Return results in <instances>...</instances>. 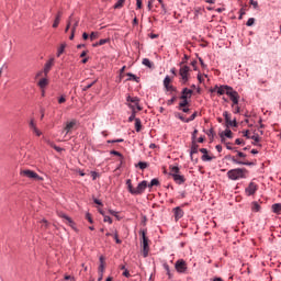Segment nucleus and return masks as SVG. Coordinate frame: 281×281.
<instances>
[{"instance_id":"1","label":"nucleus","mask_w":281,"mask_h":281,"mask_svg":"<svg viewBox=\"0 0 281 281\" xmlns=\"http://www.w3.org/2000/svg\"><path fill=\"white\" fill-rule=\"evenodd\" d=\"M169 170V175L170 177H172L175 183H177L178 186H183V183H186V177L181 175V169H179V167L170 166Z\"/></svg>"},{"instance_id":"2","label":"nucleus","mask_w":281,"mask_h":281,"mask_svg":"<svg viewBox=\"0 0 281 281\" xmlns=\"http://www.w3.org/2000/svg\"><path fill=\"white\" fill-rule=\"evenodd\" d=\"M247 172V169H231L227 171V177L232 181H238V179H245V173Z\"/></svg>"},{"instance_id":"3","label":"nucleus","mask_w":281,"mask_h":281,"mask_svg":"<svg viewBox=\"0 0 281 281\" xmlns=\"http://www.w3.org/2000/svg\"><path fill=\"white\" fill-rule=\"evenodd\" d=\"M139 234L142 236L143 256H144V258H148V252L150 251V247L148 246V238L146 237V229H140Z\"/></svg>"},{"instance_id":"4","label":"nucleus","mask_w":281,"mask_h":281,"mask_svg":"<svg viewBox=\"0 0 281 281\" xmlns=\"http://www.w3.org/2000/svg\"><path fill=\"white\" fill-rule=\"evenodd\" d=\"M20 175L22 177H26L27 179H34L35 181H43V178L38 176L35 171H32L30 169H24L20 171Z\"/></svg>"},{"instance_id":"5","label":"nucleus","mask_w":281,"mask_h":281,"mask_svg":"<svg viewBox=\"0 0 281 281\" xmlns=\"http://www.w3.org/2000/svg\"><path fill=\"white\" fill-rule=\"evenodd\" d=\"M179 76L181 77L182 85L190 80V68L188 66L180 67Z\"/></svg>"},{"instance_id":"6","label":"nucleus","mask_w":281,"mask_h":281,"mask_svg":"<svg viewBox=\"0 0 281 281\" xmlns=\"http://www.w3.org/2000/svg\"><path fill=\"white\" fill-rule=\"evenodd\" d=\"M227 95L229 97L231 101L233 102L232 109H234L236 105H238V102L240 100V94L234 90V88H231L229 91H227Z\"/></svg>"},{"instance_id":"7","label":"nucleus","mask_w":281,"mask_h":281,"mask_svg":"<svg viewBox=\"0 0 281 281\" xmlns=\"http://www.w3.org/2000/svg\"><path fill=\"white\" fill-rule=\"evenodd\" d=\"M227 91H232V87H229V86H221V87L215 86L211 90L212 93L217 92L218 95H225V93L227 95Z\"/></svg>"},{"instance_id":"8","label":"nucleus","mask_w":281,"mask_h":281,"mask_svg":"<svg viewBox=\"0 0 281 281\" xmlns=\"http://www.w3.org/2000/svg\"><path fill=\"white\" fill-rule=\"evenodd\" d=\"M127 102H131V104H130L131 109L134 108V110L137 109V111H142V106L139 105V98H137V97H127Z\"/></svg>"},{"instance_id":"9","label":"nucleus","mask_w":281,"mask_h":281,"mask_svg":"<svg viewBox=\"0 0 281 281\" xmlns=\"http://www.w3.org/2000/svg\"><path fill=\"white\" fill-rule=\"evenodd\" d=\"M146 188H148V182L144 180L140 183H138L137 188H135L134 195L144 194Z\"/></svg>"},{"instance_id":"10","label":"nucleus","mask_w":281,"mask_h":281,"mask_svg":"<svg viewBox=\"0 0 281 281\" xmlns=\"http://www.w3.org/2000/svg\"><path fill=\"white\" fill-rule=\"evenodd\" d=\"M247 196H252V194H256L258 192V184L256 182H250L249 186L245 190Z\"/></svg>"},{"instance_id":"11","label":"nucleus","mask_w":281,"mask_h":281,"mask_svg":"<svg viewBox=\"0 0 281 281\" xmlns=\"http://www.w3.org/2000/svg\"><path fill=\"white\" fill-rule=\"evenodd\" d=\"M223 116L225 117L226 126H238V123H236V120L232 121V114H229L227 111L223 113Z\"/></svg>"},{"instance_id":"12","label":"nucleus","mask_w":281,"mask_h":281,"mask_svg":"<svg viewBox=\"0 0 281 281\" xmlns=\"http://www.w3.org/2000/svg\"><path fill=\"white\" fill-rule=\"evenodd\" d=\"M75 126H76V120L66 122V125L64 127V133H66V135H69V133H71L74 131Z\"/></svg>"},{"instance_id":"13","label":"nucleus","mask_w":281,"mask_h":281,"mask_svg":"<svg viewBox=\"0 0 281 281\" xmlns=\"http://www.w3.org/2000/svg\"><path fill=\"white\" fill-rule=\"evenodd\" d=\"M183 209L180 206H177L173 209V216H175V221H179L181 218H183Z\"/></svg>"},{"instance_id":"14","label":"nucleus","mask_w":281,"mask_h":281,"mask_svg":"<svg viewBox=\"0 0 281 281\" xmlns=\"http://www.w3.org/2000/svg\"><path fill=\"white\" fill-rule=\"evenodd\" d=\"M176 269L179 273H186V269H188V267H186V262L183 260H178L176 262Z\"/></svg>"},{"instance_id":"15","label":"nucleus","mask_w":281,"mask_h":281,"mask_svg":"<svg viewBox=\"0 0 281 281\" xmlns=\"http://www.w3.org/2000/svg\"><path fill=\"white\" fill-rule=\"evenodd\" d=\"M52 67H54V58L49 59L44 66V77L47 78V74L52 71Z\"/></svg>"},{"instance_id":"16","label":"nucleus","mask_w":281,"mask_h":281,"mask_svg":"<svg viewBox=\"0 0 281 281\" xmlns=\"http://www.w3.org/2000/svg\"><path fill=\"white\" fill-rule=\"evenodd\" d=\"M232 161H233V164H237L238 166H254V162L243 161V160L238 159L236 156L232 157Z\"/></svg>"},{"instance_id":"17","label":"nucleus","mask_w":281,"mask_h":281,"mask_svg":"<svg viewBox=\"0 0 281 281\" xmlns=\"http://www.w3.org/2000/svg\"><path fill=\"white\" fill-rule=\"evenodd\" d=\"M192 93H194V91L188 88L182 89V95L180 97V100H188V98H192Z\"/></svg>"},{"instance_id":"18","label":"nucleus","mask_w":281,"mask_h":281,"mask_svg":"<svg viewBox=\"0 0 281 281\" xmlns=\"http://www.w3.org/2000/svg\"><path fill=\"white\" fill-rule=\"evenodd\" d=\"M63 16V11H58L55 21L53 23V27H58V25H60V19Z\"/></svg>"},{"instance_id":"19","label":"nucleus","mask_w":281,"mask_h":281,"mask_svg":"<svg viewBox=\"0 0 281 281\" xmlns=\"http://www.w3.org/2000/svg\"><path fill=\"white\" fill-rule=\"evenodd\" d=\"M47 85H49V81L47 80V78H42L38 82V87H41V89H45V87H47Z\"/></svg>"},{"instance_id":"20","label":"nucleus","mask_w":281,"mask_h":281,"mask_svg":"<svg viewBox=\"0 0 281 281\" xmlns=\"http://www.w3.org/2000/svg\"><path fill=\"white\" fill-rule=\"evenodd\" d=\"M272 212H274V214H281V204L280 203L273 204Z\"/></svg>"},{"instance_id":"21","label":"nucleus","mask_w":281,"mask_h":281,"mask_svg":"<svg viewBox=\"0 0 281 281\" xmlns=\"http://www.w3.org/2000/svg\"><path fill=\"white\" fill-rule=\"evenodd\" d=\"M196 153H199V145L195 142H193L191 146V157L192 155H196Z\"/></svg>"},{"instance_id":"22","label":"nucleus","mask_w":281,"mask_h":281,"mask_svg":"<svg viewBox=\"0 0 281 281\" xmlns=\"http://www.w3.org/2000/svg\"><path fill=\"white\" fill-rule=\"evenodd\" d=\"M135 131L136 133H139L142 131V120L135 119Z\"/></svg>"},{"instance_id":"23","label":"nucleus","mask_w":281,"mask_h":281,"mask_svg":"<svg viewBox=\"0 0 281 281\" xmlns=\"http://www.w3.org/2000/svg\"><path fill=\"white\" fill-rule=\"evenodd\" d=\"M126 0H119L115 4H114V10H120L121 8H124V2Z\"/></svg>"},{"instance_id":"24","label":"nucleus","mask_w":281,"mask_h":281,"mask_svg":"<svg viewBox=\"0 0 281 281\" xmlns=\"http://www.w3.org/2000/svg\"><path fill=\"white\" fill-rule=\"evenodd\" d=\"M143 65H145V67H148L149 69H153V61H150V59L148 58L143 59Z\"/></svg>"},{"instance_id":"25","label":"nucleus","mask_w":281,"mask_h":281,"mask_svg":"<svg viewBox=\"0 0 281 281\" xmlns=\"http://www.w3.org/2000/svg\"><path fill=\"white\" fill-rule=\"evenodd\" d=\"M221 135H223L224 137H228V139H232V137H234L231 130H226V131L222 132Z\"/></svg>"},{"instance_id":"26","label":"nucleus","mask_w":281,"mask_h":281,"mask_svg":"<svg viewBox=\"0 0 281 281\" xmlns=\"http://www.w3.org/2000/svg\"><path fill=\"white\" fill-rule=\"evenodd\" d=\"M97 38H100V33L99 32H91L90 41H97Z\"/></svg>"},{"instance_id":"27","label":"nucleus","mask_w":281,"mask_h":281,"mask_svg":"<svg viewBox=\"0 0 281 281\" xmlns=\"http://www.w3.org/2000/svg\"><path fill=\"white\" fill-rule=\"evenodd\" d=\"M251 210L252 212H260V204H258V202H252Z\"/></svg>"},{"instance_id":"28","label":"nucleus","mask_w":281,"mask_h":281,"mask_svg":"<svg viewBox=\"0 0 281 281\" xmlns=\"http://www.w3.org/2000/svg\"><path fill=\"white\" fill-rule=\"evenodd\" d=\"M182 101L179 103V109H183L188 106L189 102L188 99H181Z\"/></svg>"},{"instance_id":"29","label":"nucleus","mask_w":281,"mask_h":281,"mask_svg":"<svg viewBox=\"0 0 281 281\" xmlns=\"http://www.w3.org/2000/svg\"><path fill=\"white\" fill-rule=\"evenodd\" d=\"M214 158L207 154H203L202 161H212Z\"/></svg>"},{"instance_id":"30","label":"nucleus","mask_w":281,"mask_h":281,"mask_svg":"<svg viewBox=\"0 0 281 281\" xmlns=\"http://www.w3.org/2000/svg\"><path fill=\"white\" fill-rule=\"evenodd\" d=\"M95 82H98V80H94L91 83H88L86 87L82 88V91H89V89H91V87H93Z\"/></svg>"},{"instance_id":"31","label":"nucleus","mask_w":281,"mask_h":281,"mask_svg":"<svg viewBox=\"0 0 281 281\" xmlns=\"http://www.w3.org/2000/svg\"><path fill=\"white\" fill-rule=\"evenodd\" d=\"M138 168H140V170H146V168H148V162L139 161Z\"/></svg>"},{"instance_id":"32","label":"nucleus","mask_w":281,"mask_h":281,"mask_svg":"<svg viewBox=\"0 0 281 281\" xmlns=\"http://www.w3.org/2000/svg\"><path fill=\"white\" fill-rule=\"evenodd\" d=\"M157 2L159 3V5H161L164 14H166V12H168V9H166V4L164 3V0H157Z\"/></svg>"},{"instance_id":"33","label":"nucleus","mask_w":281,"mask_h":281,"mask_svg":"<svg viewBox=\"0 0 281 281\" xmlns=\"http://www.w3.org/2000/svg\"><path fill=\"white\" fill-rule=\"evenodd\" d=\"M100 266H99V271H104V257H100Z\"/></svg>"},{"instance_id":"34","label":"nucleus","mask_w":281,"mask_h":281,"mask_svg":"<svg viewBox=\"0 0 281 281\" xmlns=\"http://www.w3.org/2000/svg\"><path fill=\"white\" fill-rule=\"evenodd\" d=\"M114 240L117 245H122V239H120L117 231L114 232Z\"/></svg>"},{"instance_id":"35","label":"nucleus","mask_w":281,"mask_h":281,"mask_svg":"<svg viewBox=\"0 0 281 281\" xmlns=\"http://www.w3.org/2000/svg\"><path fill=\"white\" fill-rule=\"evenodd\" d=\"M65 47H66L65 44H61V45H60V47L58 48V52H57V56H58V57H59L61 54H64Z\"/></svg>"},{"instance_id":"36","label":"nucleus","mask_w":281,"mask_h":281,"mask_svg":"<svg viewBox=\"0 0 281 281\" xmlns=\"http://www.w3.org/2000/svg\"><path fill=\"white\" fill-rule=\"evenodd\" d=\"M196 120V112H194L189 119H187L186 123L194 122Z\"/></svg>"},{"instance_id":"37","label":"nucleus","mask_w":281,"mask_h":281,"mask_svg":"<svg viewBox=\"0 0 281 281\" xmlns=\"http://www.w3.org/2000/svg\"><path fill=\"white\" fill-rule=\"evenodd\" d=\"M254 23H256V19L249 18L248 21H247V23H246V25H247L248 27H251V25H254Z\"/></svg>"},{"instance_id":"38","label":"nucleus","mask_w":281,"mask_h":281,"mask_svg":"<svg viewBox=\"0 0 281 281\" xmlns=\"http://www.w3.org/2000/svg\"><path fill=\"white\" fill-rule=\"evenodd\" d=\"M59 216H60L61 218H65V221H67L68 223H74V222L71 221V217L65 215V213H60Z\"/></svg>"},{"instance_id":"39","label":"nucleus","mask_w":281,"mask_h":281,"mask_svg":"<svg viewBox=\"0 0 281 281\" xmlns=\"http://www.w3.org/2000/svg\"><path fill=\"white\" fill-rule=\"evenodd\" d=\"M154 186H159V180L153 179L148 186V188H153Z\"/></svg>"},{"instance_id":"40","label":"nucleus","mask_w":281,"mask_h":281,"mask_svg":"<svg viewBox=\"0 0 281 281\" xmlns=\"http://www.w3.org/2000/svg\"><path fill=\"white\" fill-rule=\"evenodd\" d=\"M41 223V227H42V229H47V227H48V223H47V221L46 220H43L42 222H40Z\"/></svg>"},{"instance_id":"41","label":"nucleus","mask_w":281,"mask_h":281,"mask_svg":"<svg viewBox=\"0 0 281 281\" xmlns=\"http://www.w3.org/2000/svg\"><path fill=\"white\" fill-rule=\"evenodd\" d=\"M170 82H171L170 77L167 76V77L165 78V80H164V87H165V88H166V87H169V86H170Z\"/></svg>"},{"instance_id":"42","label":"nucleus","mask_w":281,"mask_h":281,"mask_svg":"<svg viewBox=\"0 0 281 281\" xmlns=\"http://www.w3.org/2000/svg\"><path fill=\"white\" fill-rule=\"evenodd\" d=\"M133 113L131 114V116L128 117V122H133L135 119V108L132 106Z\"/></svg>"},{"instance_id":"43","label":"nucleus","mask_w":281,"mask_h":281,"mask_svg":"<svg viewBox=\"0 0 281 281\" xmlns=\"http://www.w3.org/2000/svg\"><path fill=\"white\" fill-rule=\"evenodd\" d=\"M175 115H176V117H178V120H181V122H187L188 121V119H184V116L181 115V113H176Z\"/></svg>"},{"instance_id":"44","label":"nucleus","mask_w":281,"mask_h":281,"mask_svg":"<svg viewBox=\"0 0 281 281\" xmlns=\"http://www.w3.org/2000/svg\"><path fill=\"white\" fill-rule=\"evenodd\" d=\"M104 223H109L110 225L113 223V220L111 218V216L104 215L103 218Z\"/></svg>"},{"instance_id":"45","label":"nucleus","mask_w":281,"mask_h":281,"mask_svg":"<svg viewBox=\"0 0 281 281\" xmlns=\"http://www.w3.org/2000/svg\"><path fill=\"white\" fill-rule=\"evenodd\" d=\"M177 101V97H172L170 100L167 101V104L170 106V104H175Z\"/></svg>"},{"instance_id":"46","label":"nucleus","mask_w":281,"mask_h":281,"mask_svg":"<svg viewBox=\"0 0 281 281\" xmlns=\"http://www.w3.org/2000/svg\"><path fill=\"white\" fill-rule=\"evenodd\" d=\"M65 102H67V99L65 98V95H61V97L58 99V103H59V104H65Z\"/></svg>"},{"instance_id":"47","label":"nucleus","mask_w":281,"mask_h":281,"mask_svg":"<svg viewBox=\"0 0 281 281\" xmlns=\"http://www.w3.org/2000/svg\"><path fill=\"white\" fill-rule=\"evenodd\" d=\"M33 133H35L37 137H41V135H43V133L37 127H34Z\"/></svg>"},{"instance_id":"48","label":"nucleus","mask_w":281,"mask_h":281,"mask_svg":"<svg viewBox=\"0 0 281 281\" xmlns=\"http://www.w3.org/2000/svg\"><path fill=\"white\" fill-rule=\"evenodd\" d=\"M237 157H239L240 159H245V157H247V155L243 151H237Z\"/></svg>"},{"instance_id":"49","label":"nucleus","mask_w":281,"mask_h":281,"mask_svg":"<svg viewBox=\"0 0 281 281\" xmlns=\"http://www.w3.org/2000/svg\"><path fill=\"white\" fill-rule=\"evenodd\" d=\"M106 43H109V38H104V40H100V41H99V45H100V46L106 45Z\"/></svg>"},{"instance_id":"50","label":"nucleus","mask_w":281,"mask_h":281,"mask_svg":"<svg viewBox=\"0 0 281 281\" xmlns=\"http://www.w3.org/2000/svg\"><path fill=\"white\" fill-rule=\"evenodd\" d=\"M69 27H71V16L68 20L67 26L65 29V32H69Z\"/></svg>"},{"instance_id":"51","label":"nucleus","mask_w":281,"mask_h":281,"mask_svg":"<svg viewBox=\"0 0 281 281\" xmlns=\"http://www.w3.org/2000/svg\"><path fill=\"white\" fill-rule=\"evenodd\" d=\"M78 23H79V21L76 20L74 25H72V29H71L72 32H76V30L78 29Z\"/></svg>"},{"instance_id":"52","label":"nucleus","mask_w":281,"mask_h":281,"mask_svg":"<svg viewBox=\"0 0 281 281\" xmlns=\"http://www.w3.org/2000/svg\"><path fill=\"white\" fill-rule=\"evenodd\" d=\"M249 3H250V5H252L255 9L258 8V1H256V0H250Z\"/></svg>"},{"instance_id":"53","label":"nucleus","mask_w":281,"mask_h":281,"mask_svg":"<svg viewBox=\"0 0 281 281\" xmlns=\"http://www.w3.org/2000/svg\"><path fill=\"white\" fill-rule=\"evenodd\" d=\"M250 139H254V142L258 143L260 142V136L259 135H254L250 137Z\"/></svg>"},{"instance_id":"54","label":"nucleus","mask_w":281,"mask_h":281,"mask_svg":"<svg viewBox=\"0 0 281 281\" xmlns=\"http://www.w3.org/2000/svg\"><path fill=\"white\" fill-rule=\"evenodd\" d=\"M49 145H50L55 150H57V153H60V150H63V148H60V147H58V146H56V145H54V144H52V143H49Z\"/></svg>"},{"instance_id":"55","label":"nucleus","mask_w":281,"mask_h":281,"mask_svg":"<svg viewBox=\"0 0 281 281\" xmlns=\"http://www.w3.org/2000/svg\"><path fill=\"white\" fill-rule=\"evenodd\" d=\"M30 128H32V131H34V128H36V123H34V120H31Z\"/></svg>"},{"instance_id":"56","label":"nucleus","mask_w":281,"mask_h":281,"mask_svg":"<svg viewBox=\"0 0 281 281\" xmlns=\"http://www.w3.org/2000/svg\"><path fill=\"white\" fill-rule=\"evenodd\" d=\"M165 89H167L168 91H177V89L173 86H167L165 87Z\"/></svg>"},{"instance_id":"57","label":"nucleus","mask_w":281,"mask_h":281,"mask_svg":"<svg viewBox=\"0 0 281 281\" xmlns=\"http://www.w3.org/2000/svg\"><path fill=\"white\" fill-rule=\"evenodd\" d=\"M127 190H128V192H131L132 194H135V193H134V192H135V188H133V184L128 186V187H127Z\"/></svg>"},{"instance_id":"58","label":"nucleus","mask_w":281,"mask_h":281,"mask_svg":"<svg viewBox=\"0 0 281 281\" xmlns=\"http://www.w3.org/2000/svg\"><path fill=\"white\" fill-rule=\"evenodd\" d=\"M199 134V130H194L192 133V139L194 142V139H196V135Z\"/></svg>"},{"instance_id":"59","label":"nucleus","mask_w":281,"mask_h":281,"mask_svg":"<svg viewBox=\"0 0 281 281\" xmlns=\"http://www.w3.org/2000/svg\"><path fill=\"white\" fill-rule=\"evenodd\" d=\"M137 10H142V0H136Z\"/></svg>"},{"instance_id":"60","label":"nucleus","mask_w":281,"mask_h":281,"mask_svg":"<svg viewBox=\"0 0 281 281\" xmlns=\"http://www.w3.org/2000/svg\"><path fill=\"white\" fill-rule=\"evenodd\" d=\"M111 155H115L116 157H122V154L120 151H116V150H112Z\"/></svg>"},{"instance_id":"61","label":"nucleus","mask_w":281,"mask_h":281,"mask_svg":"<svg viewBox=\"0 0 281 281\" xmlns=\"http://www.w3.org/2000/svg\"><path fill=\"white\" fill-rule=\"evenodd\" d=\"M86 218L87 221H89L90 223H93V218L91 217V215L89 213L86 214Z\"/></svg>"},{"instance_id":"62","label":"nucleus","mask_w":281,"mask_h":281,"mask_svg":"<svg viewBox=\"0 0 281 281\" xmlns=\"http://www.w3.org/2000/svg\"><path fill=\"white\" fill-rule=\"evenodd\" d=\"M82 38H83V41H89L90 36H89L88 33L85 32V33L82 34Z\"/></svg>"},{"instance_id":"63","label":"nucleus","mask_w":281,"mask_h":281,"mask_svg":"<svg viewBox=\"0 0 281 281\" xmlns=\"http://www.w3.org/2000/svg\"><path fill=\"white\" fill-rule=\"evenodd\" d=\"M123 276L125 278H131V272H128V270H124Z\"/></svg>"},{"instance_id":"64","label":"nucleus","mask_w":281,"mask_h":281,"mask_svg":"<svg viewBox=\"0 0 281 281\" xmlns=\"http://www.w3.org/2000/svg\"><path fill=\"white\" fill-rule=\"evenodd\" d=\"M234 113H240V106L235 105L234 106Z\"/></svg>"}]
</instances>
